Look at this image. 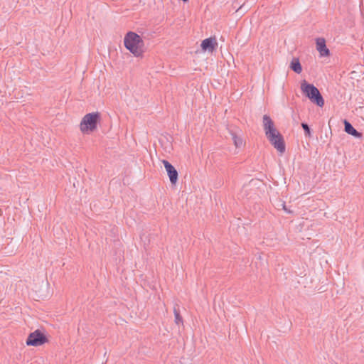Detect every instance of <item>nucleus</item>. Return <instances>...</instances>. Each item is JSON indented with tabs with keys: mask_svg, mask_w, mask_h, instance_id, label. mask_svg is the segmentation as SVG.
Returning <instances> with one entry per match:
<instances>
[{
	"mask_svg": "<svg viewBox=\"0 0 364 364\" xmlns=\"http://www.w3.org/2000/svg\"><path fill=\"white\" fill-rule=\"evenodd\" d=\"M144 237H146L145 234H143V235L141 236V239L143 240H144Z\"/></svg>",
	"mask_w": 364,
	"mask_h": 364,
	"instance_id": "obj_18",
	"label": "nucleus"
},
{
	"mask_svg": "<svg viewBox=\"0 0 364 364\" xmlns=\"http://www.w3.org/2000/svg\"><path fill=\"white\" fill-rule=\"evenodd\" d=\"M301 127L304 131L305 136L309 138L311 137V129L308 125V124L302 122Z\"/></svg>",
	"mask_w": 364,
	"mask_h": 364,
	"instance_id": "obj_13",
	"label": "nucleus"
},
{
	"mask_svg": "<svg viewBox=\"0 0 364 364\" xmlns=\"http://www.w3.org/2000/svg\"><path fill=\"white\" fill-rule=\"evenodd\" d=\"M280 206L282 207V208L285 210L287 213H291L292 211L289 210L287 206H286V204H285V202H283L280 204Z\"/></svg>",
	"mask_w": 364,
	"mask_h": 364,
	"instance_id": "obj_15",
	"label": "nucleus"
},
{
	"mask_svg": "<svg viewBox=\"0 0 364 364\" xmlns=\"http://www.w3.org/2000/svg\"><path fill=\"white\" fill-rule=\"evenodd\" d=\"M101 119V114L98 112H91L85 114L80 124V130L86 134L92 132L97 129V124Z\"/></svg>",
	"mask_w": 364,
	"mask_h": 364,
	"instance_id": "obj_3",
	"label": "nucleus"
},
{
	"mask_svg": "<svg viewBox=\"0 0 364 364\" xmlns=\"http://www.w3.org/2000/svg\"><path fill=\"white\" fill-rule=\"evenodd\" d=\"M48 342L46 336L39 329L31 333L27 339L26 345L29 346H39Z\"/></svg>",
	"mask_w": 364,
	"mask_h": 364,
	"instance_id": "obj_4",
	"label": "nucleus"
},
{
	"mask_svg": "<svg viewBox=\"0 0 364 364\" xmlns=\"http://www.w3.org/2000/svg\"><path fill=\"white\" fill-rule=\"evenodd\" d=\"M245 6V4H242V6H240L237 9V12L240 11V10H242L243 7Z\"/></svg>",
	"mask_w": 364,
	"mask_h": 364,
	"instance_id": "obj_16",
	"label": "nucleus"
},
{
	"mask_svg": "<svg viewBox=\"0 0 364 364\" xmlns=\"http://www.w3.org/2000/svg\"><path fill=\"white\" fill-rule=\"evenodd\" d=\"M301 92L314 104L322 107L324 105V100L318 89L313 84L304 80L301 82Z\"/></svg>",
	"mask_w": 364,
	"mask_h": 364,
	"instance_id": "obj_2",
	"label": "nucleus"
},
{
	"mask_svg": "<svg viewBox=\"0 0 364 364\" xmlns=\"http://www.w3.org/2000/svg\"><path fill=\"white\" fill-rule=\"evenodd\" d=\"M316 49L321 56L326 57L330 55V50L326 47V40L323 38H317L316 39Z\"/></svg>",
	"mask_w": 364,
	"mask_h": 364,
	"instance_id": "obj_8",
	"label": "nucleus"
},
{
	"mask_svg": "<svg viewBox=\"0 0 364 364\" xmlns=\"http://www.w3.org/2000/svg\"><path fill=\"white\" fill-rule=\"evenodd\" d=\"M344 130L346 133L356 138H360L362 133L358 132L353 125L346 119L344 120Z\"/></svg>",
	"mask_w": 364,
	"mask_h": 364,
	"instance_id": "obj_10",
	"label": "nucleus"
},
{
	"mask_svg": "<svg viewBox=\"0 0 364 364\" xmlns=\"http://www.w3.org/2000/svg\"><path fill=\"white\" fill-rule=\"evenodd\" d=\"M299 115H297V116H296V117H293V120H294L296 124L298 123V122H297V119H296V118H299Z\"/></svg>",
	"mask_w": 364,
	"mask_h": 364,
	"instance_id": "obj_17",
	"label": "nucleus"
},
{
	"mask_svg": "<svg viewBox=\"0 0 364 364\" xmlns=\"http://www.w3.org/2000/svg\"><path fill=\"white\" fill-rule=\"evenodd\" d=\"M263 127L266 136L269 135V133H274L278 131L274 127V122L270 117L267 114L263 116Z\"/></svg>",
	"mask_w": 364,
	"mask_h": 364,
	"instance_id": "obj_9",
	"label": "nucleus"
},
{
	"mask_svg": "<svg viewBox=\"0 0 364 364\" xmlns=\"http://www.w3.org/2000/svg\"><path fill=\"white\" fill-rule=\"evenodd\" d=\"M232 140L236 147H240L242 144V139L237 136L235 134H232Z\"/></svg>",
	"mask_w": 364,
	"mask_h": 364,
	"instance_id": "obj_14",
	"label": "nucleus"
},
{
	"mask_svg": "<svg viewBox=\"0 0 364 364\" xmlns=\"http://www.w3.org/2000/svg\"><path fill=\"white\" fill-rule=\"evenodd\" d=\"M270 144L281 154L285 152L286 146L283 136L277 131L267 136Z\"/></svg>",
	"mask_w": 364,
	"mask_h": 364,
	"instance_id": "obj_5",
	"label": "nucleus"
},
{
	"mask_svg": "<svg viewBox=\"0 0 364 364\" xmlns=\"http://www.w3.org/2000/svg\"><path fill=\"white\" fill-rule=\"evenodd\" d=\"M173 313H174V316H175V323L177 324V325H179V324H183V318L182 316H181L180 314V311H179V306L178 305H176L173 308Z\"/></svg>",
	"mask_w": 364,
	"mask_h": 364,
	"instance_id": "obj_12",
	"label": "nucleus"
},
{
	"mask_svg": "<svg viewBox=\"0 0 364 364\" xmlns=\"http://www.w3.org/2000/svg\"><path fill=\"white\" fill-rule=\"evenodd\" d=\"M200 46L204 51L213 52L218 46L216 38L215 37L205 38L201 42Z\"/></svg>",
	"mask_w": 364,
	"mask_h": 364,
	"instance_id": "obj_7",
	"label": "nucleus"
},
{
	"mask_svg": "<svg viewBox=\"0 0 364 364\" xmlns=\"http://www.w3.org/2000/svg\"><path fill=\"white\" fill-rule=\"evenodd\" d=\"M124 44L125 48L135 57H141L144 43L141 37L133 31H129L124 36Z\"/></svg>",
	"mask_w": 364,
	"mask_h": 364,
	"instance_id": "obj_1",
	"label": "nucleus"
},
{
	"mask_svg": "<svg viewBox=\"0 0 364 364\" xmlns=\"http://www.w3.org/2000/svg\"><path fill=\"white\" fill-rule=\"evenodd\" d=\"M162 163L169 177L171 184L175 185L178 181V173L175 167L166 160H163Z\"/></svg>",
	"mask_w": 364,
	"mask_h": 364,
	"instance_id": "obj_6",
	"label": "nucleus"
},
{
	"mask_svg": "<svg viewBox=\"0 0 364 364\" xmlns=\"http://www.w3.org/2000/svg\"><path fill=\"white\" fill-rule=\"evenodd\" d=\"M290 68L297 74L302 71V67L298 58H294L290 63Z\"/></svg>",
	"mask_w": 364,
	"mask_h": 364,
	"instance_id": "obj_11",
	"label": "nucleus"
}]
</instances>
